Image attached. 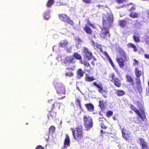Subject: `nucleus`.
Instances as JSON below:
<instances>
[{"label":"nucleus","instance_id":"obj_35","mask_svg":"<svg viewBox=\"0 0 149 149\" xmlns=\"http://www.w3.org/2000/svg\"><path fill=\"white\" fill-rule=\"evenodd\" d=\"M108 58H109V62L110 63L111 65V66H112L113 68L115 70V71L116 72H118V69L116 68V67L114 65V64L112 60H111V59L110 58V57H107Z\"/></svg>","mask_w":149,"mask_h":149},{"label":"nucleus","instance_id":"obj_33","mask_svg":"<svg viewBox=\"0 0 149 149\" xmlns=\"http://www.w3.org/2000/svg\"><path fill=\"white\" fill-rule=\"evenodd\" d=\"M99 104L100 108L102 110L105 109V107L104 102L103 100H100L99 101Z\"/></svg>","mask_w":149,"mask_h":149},{"label":"nucleus","instance_id":"obj_21","mask_svg":"<svg viewBox=\"0 0 149 149\" xmlns=\"http://www.w3.org/2000/svg\"><path fill=\"white\" fill-rule=\"evenodd\" d=\"M56 111L54 110H51L49 111V112L48 114V117H51L52 119L56 118Z\"/></svg>","mask_w":149,"mask_h":149},{"label":"nucleus","instance_id":"obj_1","mask_svg":"<svg viewBox=\"0 0 149 149\" xmlns=\"http://www.w3.org/2000/svg\"><path fill=\"white\" fill-rule=\"evenodd\" d=\"M113 21V17L112 15H103L101 27L109 29L112 26Z\"/></svg>","mask_w":149,"mask_h":149},{"label":"nucleus","instance_id":"obj_20","mask_svg":"<svg viewBox=\"0 0 149 149\" xmlns=\"http://www.w3.org/2000/svg\"><path fill=\"white\" fill-rule=\"evenodd\" d=\"M114 85L118 88L120 87L121 86V82L120 79L118 78H116L112 82Z\"/></svg>","mask_w":149,"mask_h":149},{"label":"nucleus","instance_id":"obj_50","mask_svg":"<svg viewBox=\"0 0 149 149\" xmlns=\"http://www.w3.org/2000/svg\"><path fill=\"white\" fill-rule=\"evenodd\" d=\"M118 3H123L125 0H115Z\"/></svg>","mask_w":149,"mask_h":149},{"label":"nucleus","instance_id":"obj_14","mask_svg":"<svg viewBox=\"0 0 149 149\" xmlns=\"http://www.w3.org/2000/svg\"><path fill=\"white\" fill-rule=\"evenodd\" d=\"M95 49L97 50H99L100 52L104 54L107 57H109V56L108 55L107 52L106 51H103L101 45L99 44H97L96 46L95 47Z\"/></svg>","mask_w":149,"mask_h":149},{"label":"nucleus","instance_id":"obj_42","mask_svg":"<svg viewBox=\"0 0 149 149\" xmlns=\"http://www.w3.org/2000/svg\"><path fill=\"white\" fill-rule=\"evenodd\" d=\"M113 112L111 110H109L106 112V116L108 117H109L112 115Z\"/></svg>","mask_w":149,"mask_h":149},{"label":"nucleus","instance_id":"obj_60","mask_svg":"<svg viewBox=\"0 0 149 149\" xmlns=\"http://www.w3.org/2000/svg\"><path fill=\"white\" fill-rule=\"evenodd\" d=\"M101 132L102 133H104V132L102 130H100Z\"/></svg>","mask_w":149,"mask_h":149},{"label":"nucleus","instance_id":"obj_44","mask_svg":"<svg viewBox=\"0 0 149 149\" xmlns=\"http://www.w3.org/2000/svg\"><path fill=\"white\" fill-rule=\"evenodd\" d=\"M140 78V77H136V83L137 85H139L140 84L141 81Z\"/></svg>","mask_w":149,"mask_h":149},{"label":"nucleus","instance_id":"obj_10","mask_svg":"<svg viewBox=\"0 0 149 149\" xmlns=\"http://www.w3.org/2000/svg\"><path fill=\"white\" fill-rule=\"evenodd\" d=\"M83 52L84 53V56L88 60L90 61L94 56H93L92 52L89 50L87 48L84 47L83 49Z\"/></svg>","mask_w":149,"mask_h":149},{"label":"nucleus","instance_id":"obj_34","mask_svg":"<svg viewBox=\"0 0 149 149\" xmlns=\"http://www.w3.org/2000/svg\"><path fill=\"white\" fill-rule=\"evenodd\" d=\"M129 16L132 18H137L138 17V15L136 12H132L130 15Z\"/></svg>","mask_w":149,"mask_h":149},{"label":"nucleus","instance_id":"obj_32","mask_svg":"<svg viewBox=\"0 0 149 149\" xmlns=\"http://www.w3.org/2000/svg\"><path fill=\"white\" fill-rule=\"evenodd\" d=\"M54 2V0H48L46 6L47 7H51L53 4Z\"/></svg>","mask_w":149,"mask_h":149},{"label":"nucleus","instance_id":"obj_23","mask_svg":"<svg viewBox=\"0 0 149 149\" xmlns=\"http://www.w3.org/2000/svg\"><path fill=\"white\" fill-rule=\"evenodd\" d=\"M115 94L118 97L123 96L125 94V92L123 90L121 89H118L116 91Z\"/></svg>","mask_w":149,"mask_h":149},{"label":"nucleus","instance_id":"obj_7","mask_svg":"<svg viewBox=\"0 0 149 149\" xmlns=\"http://www.w3.org/2000/svg\"><path fill=\"white\" fill-rule=\"evenodd\" d=\"M48 103L51 105L52 110L57 111L60 110L61 103L57 101H54V100H48Z\"/></svg>","mask_w":149,"mask_h":149},{"label":"nucleus","instance_id":"obj_62","mask_svg":"<svg viewBox=\"0 0 149 149\" xmlns=\"http://www.w3.org/2000/svg\"><path fill=\"white\" fill-rule=\"evenodd\" d=\"M71 47H70V48H69V50H71Z\"/></svg>","mask_w":149,"mask_h":149},{"label":"nucleus","instance_id":"obj_47","mask_svg":"<svg viewBox=\"0 0 149 149\" xmlns=\"http://www.w3.org/2000/svg\"><path fill=\"white\" fill-rule=\"evenodd\" d=\"M133 61L134 62L133 63V65L134 66H135L136 65H137L139 64V62L138 61L136 60L135 59H133Z\"/></svg>","mask_w":149,"mask_h":149},{"label":"nucleus","instance_id":"obj_25","mask_svg":"<svg viewBox=\"0 0 149 149\" xmlns=\"http://www.w3.org/2000/svg\"><path fill=\"white\" fill-rule=\"evenodd\" d=\"M98 92L102 94L104 98L107 97V91L106 90H104L103 88V87H101Z\"/></svg>","mask_w":149,"mask_h":149},{"label":"nucleus","instance_id":"obj_19","mask_svg":"<svg viewBox=\"0 0 149 149\" xmlns=\"http://www.w3.org/2000/svg\"><path fill=\"white\" fill-rule=\"evenodd\" d=\"M83 29L85 32L88 34L91 35L92 34L93 31L87 25H85L83 28Z\"/></svg>","mask_w":149,"mask_h":149},{"label":"nucleus","instance_id":"obj_27","mask_svg":"<svg viewBox=\"0 0 149 149\" xmlns=\"http://www.w3.org/2000/svg\"><path fill=\"white\" fill-rule=\"evenodd\" d=\"M72 56L74 59H75L77 60H82V57L81 55L77 52L74 53Z\"/></svg>","mask_w":149,"mask_h":149},{"label":"nucleus","instance_id":"obj_12","mask_svg":"<svg viewBox=\"0 0 149 149\" xmlns=\"http://www.w3.org/2000/svg\"><path fill=\"white\" fill-rule=\"evenodd\" d=\"M122 136L124 138L127 140L130 139V133L126 130L123 129L122 131Z\"/></svg>","mask_w":149,"mask_h":149},{"label":"nucleus","instance_id":"obj_56","mask_svg":"<svg viewBox=\"0 0 149 149\" xmlns=\"http://www.w3.org/2000/svg\"><path fill=\"white\" fill-rule=\"evenodd\" d=\"M146 93L147 95H149V87L148 89H146Z\"/></svg>","mask_w":149,"mask_h":149},{"label":"nucleus","instance_id":"obj_39","mask_svg":"<svg viewBox=\"0 0 149 149\" xmlns=\"http://www.w3.org/2000/svg\"><path fill=\"white\" fill-rule=\"evenodd\" d=\"M49 132L53 133L55 130V127L54 126H51L49 128Z\"/></svg>","mask_w":149,"mask_h":149},{"label":"nucleus","instance_id":"obj_6","mask_svg":"<svg viewBox=\"0 0 149 149\" xmlns=\"http://www.w3.org/2000/svg\"><path fill=\"white\" fill-rule=\"evenodd\" d=\"M101 31L100 33V37L106 40L109 39L111 36L109 29L101 27Z\"/></svg>","mask_w":149,"mask_h":149},{"label":"nucleus","instance_id":"obj_17","mask_svg":"<svg viewBox=\"0 0 149 149\" xmlns=\"http://www.w3.org/2000/svg\"><path fill=\"white\" fill-rule=\"evenodd\" d=\"M69 42L66 40H61L59 43V45L60 47L66 49L68 45Z\"/></svg>","mask_w":149,"mask_h":149},{"label":"nucleus","instance_id":"obj_61","mask_svg":"<svg viewBox=\"0 0 149 149\" xmlns=\"http://www.w3.org/2000/svg\"><path fill=\"white\" fill-rule=\"evenodd\" d=\"M148 87H149V80L148 81Z\"/></svg>","mask_w":149,"mask_h":149},{"label":"nucleus","instance_id":"obj_45","mask_svg":"<svg viewBox=\"0 0 149 149\" xmlns=\"http://www.w3.org/2000/svg\"><path fill=\"white\" fill-rule=\"evenodd\" d=\"M76 102L77 103V104L78 105L79 108L80 109H81V107L80 103V100L79 99H77L76 100Z\"/></svg>","mask_w":149,"mask_h":149},{"label":"nucleus","instance_id":"obj_28","mask_svg":"<svg viewBox=\"0 0 149 149\" xmlns=\"http://www.w3.org/2000/svg\"><path fill=\"white\" fill-rule=\"evenodd\" d=\"M127 23V21L124 19L120 20L118 22L119 25L123 28L125 26Z\"/></svg>","mask_w":149,"mask_h":149},{"label":"nucleus","instance_id":"obj_26","mask_svg":"<svg viewBox=\"0 0 149 149\" xmlns=\"http://www.w3.org/2000/svg\"><path fill=\"white\" fill-rule=\"evenodd\" d=\"M84 73V72L81 68L78 69L76 72L77 75L79 78L83 77Z\"/></svg>","mask_w":149,"mask_h":149},{"label":"nucleus","instance_id":"obj_51","mask_svg":"<svg viewBox=\"0 0 149 149\" xmlns=\"http://www.w3.org/2000/svg\"><path fill=\"white\" fill-rule=\"evenodd\" d=\"M82 1L87 3H91L92 0H82Z\"/></svg>","mask_w":149,"mask_h":149},{"label":"nucleus","instance_id":"obj_49","mask_svg":"<svg viewBox=\"0 0 149 149\" xmlns=\"http://www.w3.org/2000/svg\"><path fill=\"white\" fill-rule=\"evenodd\" d=\"M75 40L78 43H80L82 41L81 40L79 37H77L75 38Z\"/></svg>","mask_w":149,"mask_h":149},{"label":"nucleus","instance_id":"obj_48","mask_svg":"<svg viewBox=\"0 0 149 149\" xmlns=\"http://www.w3.org/2000/svg\"><path fill=\"white\" fill-rule=\"evenodd\" d=\"M101 127L102 129H106L107 128V126L105 125L103 123H101Z\"/></svg>","mask_w":149,"mask_h":149},{"label":"nucleus","instance_id":"obj_9","mask_svg":"<svg viewBox=\"0 0 149 149\" xmlns=\"http://www.w3.org/2000/svg\"><path fill=\"white\" fill-rule=\"evenodd\" d=\"M58 17L62 21L67 22L72 25H73L74 24L73 22L66 14H59Z\"/></svg>","mask_w":149,"mask_h":149},{"label":"nucleus","instance_id":"obj_54","mask_svg":"<svg viewBox=\"0 0 149 149\" xmlns=\"http://www.w3.org/2000/svg\"><path fill=\"white\" fill-rule=\"evenodd\" d=\"M56 5L57 6H59L61 5H63V3H62L58 2L56 3Z\"/></svg>","mask_w":149,"mask_h":149},{"label":"nucleus","instance_id":"obj_31","mask_svg":"<svg viewBox=\"0 0 149 149\" xmlns=\"http://www.w3.org/2000/svg\"><path fill=\"white\" fill-rule=\"evenodd\" d=\"M127 46L129 48H132L133 49V50L135 52H136L137 51L138 49L137 47L133 44L131 43H128L127 45Z\"/></svg>","mask_w":149,"mask_h":149},{"label":"nucleus","instance_id":"obj_13","mask_svg":"<svg viewBox=\"0 0 149 149\" xmlns=\"http://www.w3.org/2000/svg\"><path fill=\"white\" fill-rule=\"evenodd\" d=\"M116 60L120 68L123 67L124 65V62L127 61V59H124L122 57H119L116 58Z\"/></svg>","mask_w":149,"mask_h":149},{"label":"nucleus","instance_id":"obj_24","mask_svg":"<svg viewBox=\"0 0 149 149\" xmlns=\"http://www.w3.org/2000/svg\"><path fill=\"white\" fill-rule=\"evenodd\" d=\"M126 78L127 79V82H129L130 84L134 85V81L131 76L129 74H127L126 75Z\"/></svg>","mask_w":149,"mask_h":149},{"label":"nucleus","instance_id":"obj_5","mask_svg":"<svg viewBox=\"0 0 149 149\" xmlns=\"http://www.w3.org/2000/svg\"><path fill=\"white\" fill-rule=\"evenodd\" d=\"M130 108L133 110L137 115L141 119V120L143 121L146 119L145 112L144 111H142L140 113L138 109L133 105L130 104Z\"/></svg>","mask_w":149,"mask_h":149},{"label":"nucleus","instance_id":"obj_29","mask_svg":"<svg viewBox=\"0 0 149 149\" xmlns=\"http://www.w3.org/2000/svg\"><path fill=\"white\" fill-rule=\"evenodd\" d=\"M119 54L120 56V57H122L124 59H127L126 53L123 50H121L119 52Z\"/></svg>","mask_w":149,"mask_h":149},{"label":"nucleus","instance_id":"obj_30","mask_svg":"<svg viewBox=\"0 0 149 149\" xmlns=\"http://www.w3.org/2000/svg\"><path fill=\"white\" fill-rule=\"evenodd\" d=\"M93 84L94 86H95L98 89V92L100 91L102 86V84L101 83L99 82L98 83H97L96 81L93 82Z\"/></svg>","mask_w":149,"mask_h":149},{"label":"nucleus","instance_id":"obj_40","mask_svg":"<svg viewBox=\"0 0 149 149\" xmlns=\"http://www.w3.org/2000/svg\"><path fill=\"white\" fill-rule=\"evenodd\" d=\"M65 74L66 77H70L73 76V73L71 71L67 72L65 73Z\"/></svg>","mask_w":149,"mask_h":149},{"label":"nucleus","instance_id":"obj_41","mask_svg":"<svg viewBox=\"0 0 149 149\" xmlns=\"http://www.w3.org/2000/svg\"><path fill=\"white\" fill-rule=\"evenodd\" d=\"M85 25H87L88 26H90L93 28H95V25L92 24L89 20H88L87 22V24Z\"/></svg>","mask_w":149,"mask_h":149},{"label":"nucleus","instance_id":"obj_59","mask_svg":"<svg viewBox=\"0 0 149 149\" xmlns=\"http://www.w3.org/2000/svg\"><path fill=\"white\" fill-rule=\"evenodd\" d=\"M70 69V70H73V68L72 67H71V68H66V69Z\"/></svg>","mask_w":149,"mask_h":149},{"label":"nucleus","instance_id":"obj_63","mask_svg":"<svg viewBox=\"0 0 149 149\" xmlns=\"http://www.w3.org/2000/svg\"><path fill=\"white\" fill-rule=\"evenodd\" d=\"M64 97H65V96H64V97H63V98H61V99H62L63 98H64Z\"/></svg>","mask_w":149,"mask_h":149},{"label":"nucleus","instance_id":"obj_4","mask_svg":"<svg viewBox=\"0 0 149 149\" xmlns=\"http://www.w3.org/2000/svg\"><path fill=\"white\" fill-rule=\"evenodd\" d=\"M54 87L57 93L59 95H65V88L64 85L61 83H56Z\"/></svg>","mask_w":149,"mask_h":149},{"label":"nucleus","instance_id":"obj_16","mask_svg":"<svg viewBox=\"0 0 149 149\" xmlns=\"http://www.w3.org/2000/svg\"><path fill=\"white\" fill-rule=\"evenodd\" d=\"M134 73L136 77H140L141 75L143 74L144 72L139 70L138 68L136 67L135 68Z\"/></svg>","mask_w":149,"mask_h":149},{"label":"nucleus","instance_id":"obj_57","mask_svg":"<svg viewBox=\"0 0 149 149\" xmlns=\"http://www.w3.org/2000/svg\"><path fill=\"white\" fill-rule=\"evenodd\" d=\"M135 8L134 6H132L130 9V11L134 10H135Z\"/></svg>","mask_w":149,"mask_h":149},{"label":"nucleus","instance_id":"obj_15","mask_svg":"<svg viewBox=\"0 0 149 149\" xmlns=\"http://www.w3.org/2000/svg\"><path fill=\"white\" fill-rule=\"evenodd\" d=\"M83 64L85 66L84 69L85 71L89 72L92 70V68L91 67L90 64L88 62L84 61L83 63Z\"/></svg>","mask_w":149,"mask_h":149},{"label":"nucleus","instance_id":"obj_43","mask_svg":"<svg viewBox=\"0 0 149 149\" xmlns=\"http://www.w3.org/2000/svg\"><path fill=\"white\" fill-rule=\"evenodd\" d=\"M92 59L93 60L91 62V64L93 65V66H94L95 64H97V63H96L97 59L95 57L93 58Z\"/></svg>","mask_w":149,"mask_h":149},{"label":"nucleus","instance_id":"obj_8","mask_svg":"<svg viewBox=\"0 0 149 149\" xmlns=\"http://www.w3.org/2000/svg\"><path fill=\"white\" fill-rule=\"evenodd\" d=\"M63 62L66 66H70L71 64H74L76 61L72 56H69L64 58Z\"/></svg>","mask_w":149,"mask_h":149},{"label":"nucleus","instance_id":"obj_38","mask_svg":"<svg viewBox=\"0 0 149 149\" xmlns=\"http://www.w3.org/2000/svg\"><path fill=\"white\" fill-rule=\"evenodd\" d=\"M86 80L87 81H91L95 80V79L94 78V77L93 76H87L86 77Z\"/></svg>","mask_w":149,"mask_h":149},{"label":"nucleus","instance_id":"obj_37","mask_svg":"<svg viewBox=\"0 0 149 149\" xmlns=\"http://www.w3.org/2000/svg\"><path fill=\"white\" fill-rule=\"evenodd\" d=\"M109 78L110 79V81L112 82L116 78H115V76L114 75V73H112L109 76Z\"/></svg>","mask_w":149,"mask_h":149},{"label":"nucleus","instance_id":"obj_18","mask_svg":"<svg viewBox=\"0 0 149 149\" xmlns=\"http://www.w3.org/2000/svg\"><path fill=\"white\" fill-rule=\"evenodd\" d=\"M85 105L88 111L92 112L94 111V106L92 103L85 104Z\"/></svg>","mask_w":149,"mask_h":149},{"label":"nucleus","instance_id":"obj_58","mask_svg":"<svg viewBox=\"0 0 149 149\" xmlns=\"http://www.w3.org/2000/svg\"><path fill=\"white\" fill-rule=\"evenodd\" d=\"M113 118L115 120H116V116H113Z\"/></svg>","mask_w":149,"mask_h":149},{"label":"nucleus","instance_id":"obj_11","mask_svg":"<svg viewBox=\"0 0 149 149\" xmlns=\"http://www.w3.org/2000/svg\"><path fill=\"white\" fill-rule=\"evenodd\" d=\"M139 143L141 146V149H149V148L144 139L142 138H139Z\"/></svg>","mask_w":149,"mask_h":149},{"label":"nucleus","instance_id":"obj_52","mask_svg":"<svg viewBox=\"0 0 149 149\" xmlns=\"http://www.w3.org/2000/svg\"><path fill=\"white\" fill-rule=\"evenodd\" d=\"M91 43L94 48H95V47L96 46V45L98 44L97 43H95L94 41L93 40L91 41Z\"/></svg>","mask_w":149,"mask_h":149},{"label":"nucleus","instance_id":"obj_64","mask_svg":"<svg viewBox=\"0 0 149 149\" xmlns=\"http://www.w3.org/2000/svg\"><path fill=\"white\" fill-rule=\"evenodd\" d=\"M28 123H26V125H28Z\"/></svg>","mask_w":149,"mask_h":149},{"label":"nucleus","instance_id":"obj_46","mask_svg":"<svg viewBox=\"0 0 149 149\" xmlns=\"http://www.w3.org/2000/svg\"><path fill=\"white\" fill-rule=\"evenodd\" d=\"M50 17L48 13H45L44 16V18L46 19H47L49 18Z\"/></svg>","mask_w":149,"mask_h":149},{"label":"nucleus","instance_id":"obj_36","mask_svg":"<svg viewBox=\"0 0 149 149\" xmlns=\"http://www.w3.org/2000/svg\"><path fill=\"white\" fill-rule=\"evenodd\" d=\"M133 38L134 41L136 43L139 42L140 41L139 37L136 35L133 36Z\"/></svg>","mask_w":149,"mask_h":149},{"label":"nucleus","instance_id":"obj_2","mask_svg":"<svg viewBox=\"0 0 149 149\" xmlns=\"http://www.w3.org/2000/svg\"><path fill=\"white\" fill-rule=\"evenodd\" d=\"M71 130L74 138L76 141H79L83 139L84 133L82 126H78L75 129L72 128Z\"/></svg>","mask_w":149,"mask_h":149},{"label":"nucleus","instance_id":"obj_53","mask_svg":"<svg viewBox=\"0 0 149 149\" xmlns=\"http://www.w3.org/2000/svg\"><path fill=\"white\" fill-rule=\"evenodd\" d=\"M36 149H44V148L41 146L39 145L37 146Z\"/></svg>","mask_w":149,"mask_h":149},{"label":"nucleus","instance_id":"obj_3","mask_svg":"<svg viewBox=\"0 0 149 149\" xmlns=\"http://www.w3.org/2000/svg\"><path fill=\"white\" fill-rule=\"evenodd\" d=\"M83 119L85 127L87 130H90L93 126L92 118L89 116L85 115L84 116Z\"/></svg>","mask_w":149,"mask_h":149},{"label":"nucleus","instance_id":"obj_55","mask_svg":"<svg viewBox=\"0 0 149 149\" xmlns=\"http://www.w3.org/2000/svg\"><path fill=\"white\" fill-rule=\"evenodd\" d=\"M144 56L145 58L149 59V54H144Z\"/></svg>","mask_w":149,"mask_h":149},{"label":"nucleus","instance_id":"obj_22","mask_svg":"<svg viewBox=\"0 0 149 149\" xmlns=\"http://www.w3.org/2000/svg\"><path fill=\"white\" fill-rule=\"evenodd\" d=\"M70 143V139L68 135H66L64 141V145L65 147L66 148L68 146H69Z\"/></svg>","mask_w":149,"mask_h":149}]
</instances>
